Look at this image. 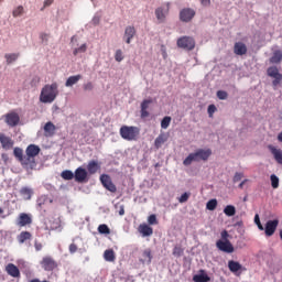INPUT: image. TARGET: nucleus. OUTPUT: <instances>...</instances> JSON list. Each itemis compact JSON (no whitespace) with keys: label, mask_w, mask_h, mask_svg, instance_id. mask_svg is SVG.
Wrapping results in <instances>:
<instances>
[{"label":"nucleus","mask_w":282,"mask_h":282,"mask_svg":"<svg viewBox=\"0 0 282 282\" xmlns=\"http://www.w3.org/2000/svg\"><path fill=\"white\" fill-rule=\"evenodd\" d=\"M58 97V84L52 83L43 86L40 94V102L44 105H52Z\"/></svg>","instance_id":"f257e3e1"},{"label":"nucleus","mask_w":282,"mask_h":282,"mask_svg":"<svg viewBox=\"0 0 282 282\" xmlns=\"http://www.w3.org/2000/svg\"><path fill=\"white\" fill-rule=\"evenodd\" d=\"M210 155H213V151L210 149H198L194 153H189L183 161V164L184 166H191L193 162H206Z\"/></svg>","instance_id":"f03ea898"},{"label":"nucleus","mask_w":282,"mask_h":282,"mask_svg":"<svg viewBox=\"0 0 282 282\" xmlns=\"http://www.w3.org/2000/svg\"><path fill=\"white\" fill-rule=\"evenodd\" d=\"M122 140L135 142L140 138V128L135 126H122L119 130Z\"/></svg>","instance_id":"7ed1b4c3"},{"label":"nucleus","mask_w":282,"mask_h":282,"mask_svg":"<svg viewBox=\"0 0 282 282\" xmlns=\"http://www.w3.org/2000/svg\"><path fill=\"white\" fill-rule=\"evenodd\" d=\"M177 47L181 50H186L187 52H193L195 50V39L193 36H181L176 41Z\"/></svg>","instance_id":"20e7f679"},{"label":"nucleus","mask_w":282,"mask_h":282,"mask_svg":"<svg viewBox=\"0 0 282 282\" xmlns=\"http://www.w3.org/2000/svg\"><path fill=\"white\" fill-rule=\"evenodd\" d=\"M40 265L45 272H54V270L58 268V262H56V260L51 256H45L40 261Z\"/></svg>","instance_id":"39448f33"},{"label":"nucleus","mask_w":282,"mask_h":282,"mask_svg":"<svg viewBox=\"0 0 282 282\" xmlns=\"http://www.w3.org/2000/svg\"><path fill=\"white\" fill-rule=\"evenodd\" d=\"M267 75L269 76V78H273L272 85L274 89H276V87H279V85H281L282 83V74L279 72V67L276 66L269 67L267 69Z\"/></svg>","instance_id":"423d86ee"},{"label":"nucleus","mask_w":282,"mask_h":282,"mask_svg":"<svg viewBox=\"0 0 282 282\" xmlns=\"http://www.w3.org/2000/svg\"><path fill=\"white\" fill-rule=\"evenodd\" d=\"M216 248H218L220 252H226L227 254H232V252H235V247L230 240H217Z\"/></svg>","instance_id":"0eeeda50"},{"label":"nucleus","mask_w":282,"mask_h":282,"mask_svg":"<svg viewBox=\"0 0 282 282\" xmlns=\"http://www.w3.org/2000/svg\"><path fill=\"white\" fill-rule=\"evenodd\" d=\"M25 153H26L28 164H31V162H34V158H36V155L41 153V148L36 144H30L28 145Z\"/></svg>","instance_id":"6e6552de"},{"label":"nucleus","mask_w":282,"mask_h":282,"mask_svg":"<svg viewBox=\"0 0 282 282\" xmlns=\"http://www.w3.org/2000/svg\"><path fill=\"white\" fill-rule=\"evenodd\" d=\"M15 224H17L18 228H25L28 226H32V215L21 213L18 216Z\"/></svg>","instance_id":"1a4fd4ad"},{"label":"nucleus","mask_w":282,"mask_h":282,"mask_svg":"<svg viewBox=\"0 0 282 282\" xmlns=\"http://www.w3.org/2000/svg\"><path fill=\"white\" fill-rule=\"evenodd\" d=\"M100 182L104 188H106L110 193H116V191H118V188L116 187V184H113V181H111V176H109V174H101Z\"/></svg>","instance_id":"9d476101"},{"label":"nucleus","mask_w":282,"mask_h":282,"mask_svg":"<svg viewBox=\"0 0 282 282\" xmlns=\"http://www.w3.org/2000/svg\"><path fill=\"white\" fill-rule=\"evenodd\" d=\"M194 18H195V10L191 8H185L180 12V19L181 21H183V23H188L193 21Z\"/></svg>","instance_id":"9b49d317"},{"label":"nucleus","mask_w":282,"mask_h":282,"mask_svg":"<svg viewBox=\"0 0 282 282\" xmlns=\"http://www.w3.org/2000/svg\"><path fill=\"white\" fill-rule=\"evenodd\" d=\"M87 176H88L87 170H85L84 167H77L75 170L74 178H75V182H78V184H83L87 182Z\"/></svg>","instance_id":"f8f14e48"},{"label":"nucleus","mask_w":282,"mask_h":282,"mask_svg":"<svg viewBox=\"0 0 282 282\" xmlns=\"http://www.w3.org/2000/svg\"><path fill=\"white\" fill-rule=\"evenodd\" d=\"M278 227H279V220L274 219V220L267 221L265 227H264V232H265L267 237H272V235H274V232H276Z\"/></svg>","instance_id":"ddd939ff"},{"label":"nucleus","mask_w":282,"mask_h":282,"mask_svg":"<svg viewBox=\"0 0 282 282\" xmlns=\"http://www.w3.org/2000/svg\"><path fill=\"white\" fill-rule=\"evenodd\" d=\"M170 6L171 4L167 3L166 8L160 7L155 10V17H156L159 23H164V21H166V14H169Z\"/></svg>","instance_id":"4468645a"},{"label":"nucleus","mask_w":282,"mask_h":282,"mask_svg":"<svg viewBox=\"0 0 282 282\" xmlns=\"http://www.w3.org/2000/svg\"><path fill=\"white\" fill-rule=\"evenodd\" d=\"M0 143L2 149H4L6 151H9V149H12V147H14V140L6 135L4 133H0Z\"/></svg>","instance_id":"2eb2a0df"},{"label":"nucleus","mask_w":282,"mask_h":282,"mask_svg":"<svg viewBox=\"0 0 282 282\" xmlns=\"http://www.w3.org/2000/svg\"><path fill=\"white\" fill-rule=\"evenodd\" d=\"M6 272L7 274H9V276H12L13 279L21 278V271L19 270V267H17L14 263L7 264Z\"/></svg>","instance_id":"dca6fc26"},{"label":"nucleus","mask_w":282,"mask_h":282,"mask_svg":"<svg viewBox=\"0 0 282 282\" xmlns=\"http://www.w3.org/2000/svg\"><path fill=\"white\" fill-rule=\"evenodd\" d=\"M21 118L17 112H10L6 115V122L9 127H17L19 124Z\"/></svg>","instance_id":"f3484780"},{"label":"nucleus","mask_w":282,"mask_h":282,"mask_svg":"<svg viewBox=\"0 0 282 282\" xmlns=\"http://www.w3.org/2000/svg\"><path fill=\"white\" fill-rule=\"evenodd\" d=\"M234 54H236V56H245V54H248V46H246L243 42H236L234 45Z\"/></svg>","instance_id":"a211bd4d"},{"label":"nucleus","mask_w":282,"mask_h":282,"mask_svg":"<svg viewBox=\"0 0 282 282\" xmlns=\"http://www.w3.org/2000/svg\"><path fill=\"white\" fill-rule=\"evenodd\" d=\"M133 36H135V26H127L124 30L123 40L128 45L131 44Z\"/></svg>","instance_id":"6ab92c4d"},{"label":"nucleus","mask_w":282,"mask_h":282,"mask_svg":"<svg viewBox=\"0 0 282 282\" xmlns=\"http://www.w3.org/2000/svg\"><path fill=\"white\" fill-rule=\"evenodd\" d=\"M268 149L269 151H271V154L273 155L275 162L282 165V150L276 149L274 145H269Z\"/></svg>","instance_id":"aec40b11"},{"label":"nucleus","mask_w":282,"mask_h":282,"mask_svg":"<svg viewBox=\"0 0 282 282\" xmlns=\"http://www.w3.org/2000/svg\"><path fill=\"white\" fill-rule=\"evenodd\" d=\"M87 171L90 175H95V173H98L100 171V163L96 160H91L88 162Z\"/></svg>","instance_id":"412c9836"},{"label":"nucleus","mask_w":282,"mask_h":282,"mask_svg":"<svg viewBox=\"0 0 282 282\" xmlns=\"http://www.w3.org/2000/svg\"><path fill=\"white\" fill-rule=\"evenodd\" d=\"M13 154H14V158H17L19 162H21V164H24L25 166H28V158L23 156V149L14 148Z\"/></svg>","instance_id":"4be33fe9"},{"label":"nucleus","mask_w":282,"mask_h":282,"mask_svg":"<svg viewBox=\"0 0 282 282\" xmlns=\"http://www.w3.org/2000/svg\"><path fill=\"white\" fill-rule=\"evenodd\" d=\"M20 195L23 199H25L26 202L32 199V196L34 195V191L30 187H22L20 189Z\"/></svg>","instance_id":"5701e85b"},{"label":"nucleus","mask_w":282,"mask_h":282,"mask_svg":"<svg viewBox=\"0 0 282 282\" xmlns=\"http://www.w3.org/2000/svg\"><path fill=\"white\" fill-rule=\"evenodd\" d=\"M169 140V135L166 133H161L154 141L155 149H161L162 144H164Z\"/></svg>","instance_id":"b1692460"},{"label":"nucleus","mask_w":282,"mask_h":282,"mask_svg":"<svg viewBox=\"0 0 282 282\" xmlns=\"http://www.w3.org/2000/svg\"><path fill=\"white\" fill-rule=\"evenodd\" d=\"M32 239V232L30 231H21L20 235H18V242L24 243L25 241H31Z\"/></svg>","instance_id":"393cba45"},{"label":"nucleus","mask_w":282,"mask_h":282,"mask_svg":"<svg viewBox=\"0 0 282 282\" xmlns=\"http://www.w3.org/2000/svg\"><path fill=\"white\" fill-rule=\"evenodd\" d=\"M282 61V51L278 50L273 52V55L270 57V63L272 65H279Z\"/></svg>","instance_id":"a878e982"},{"label":"nucleus","mask_w":282,"mask_h":282,"mask_svg":"<svg viewBox=\"0 0 282 282\" xmlns=\"http://www.w3.org/2000/svg\"><path fill=\"white\" fill-rule=\"evenodd\" d=\"M83 78V75H74L67 78L65 87H74Z\"/></svg>","instance_id":"bb28decb"},{"label":"nucleus","mask_w":282,"mask_h":282,"mask_svg":"<svg viewBox=\"0 0 282 282\" xmlns=\"http://www.w3.org/2000/svg\"><path fill=\"white\" fill-rule=\"evenodd\" d=\"M104 259L105 261L113 263V261H116V252L113 251V249H107L104 252Z\"/></svg>","instance_id":"cd10ccee"},{"label":"nucleus","mask_w":282,"mask_h":282,"mask_svg":"<svg viewBox=\"0 0 282 282\" xmlns=\"http://www.w3.org/2000/svg\"><path fill=\"white\" fill-rule=\"evenodd\" d=\"M44 132L45 135H54L56 132V126H54L52 121L46 122L44 126Z\"/></svg>","instance_id":"c85d7f7f"},{"label":"nucleus","mask_w":282,"mask_h":282,"mask_svg":"<svg viewBox=\"0 0 282 282\" xmlns=\"http://www.w3.org/2000/svg\"><path fill=\"white\" fill-rule=\"evenodd\" d=\"M139 230L143 237H151V235H153V228H151L149 225H140Z\"/></svg>","instance_id":"c756f323"},{"label":"nucleus","mask_w":282,"mask_h":282,"mask_svg":"<svg viewBox=\"0 0 282 282\" xmlns=\"http://www.w3.org/2000/svg\"><path fill=\"white\" fill-rule=\"evenodd\" d=\"M228 268L230 270V272H239V270H241V263L237 262V261H234V260H230L228 262Z\"/></svg>","instance_id":"7c9ffc66"},{"label":"nucleus","mask_w":282,"mask_h":282,"mask_svg":"<svg viewBox=\"0 0 282 282\" xmlns=\"http://www.w3.org/2000/svg\"><path fill=\"white\" fill-rule=\"evenodd\" d=\"M224 213L227 217H235V215H237V208H235L232 205H227Z\"/></svg>","instance_id":"2f4dec72"},{"label":"nucleus","mask_w":282,"mask_h":282,"mask_svg":"<svg viewBox=\"0 0 282 282\" xmlns=\"http://www.w3.org/2000/svg\"><path fill=\"white\" fill-rule=\"evenodd\" d=\"M194 282H208L210 281V278L206 273L196 274L193 276Z\"/></svg>","instance_id":"473e14b6"},{"label":"nucleus","mask_w":282,"mask_h":282,"mask_svg":"<svg viewBox=\"0 0 282 282\" xmlns=\"http://www.w3.org/2000/svg\"><path fill=\"white\" fill-rule=\"evenodd\" d=\"M4 58L7 61V64L11 65V63H14V61L19 58V54L18 53L6 54Z\"/></svg>","instance_id":"72a5a7b5"},{"label":"nucleus","mask_w":282,"mask_h":282,"mask_svg":"<svg viewBox=\"0 0 282 282\" xmlns=\"http://www.w3.org/2000/svg\"><path fill=\"white\" fill-rule=\"evenodd\" d=\"M85 52H87V44H82L79 47L74 48L73 54L78 56V54H85Z\"/></svg>","instance_id":"f704fd0d"},{"label":"nucleus","mask_w":282,"mask_h":282,"mask_svg":"<svg viewBox=\"0 0 282 282\" xmlns=\"http://www.w3.org/2000/svg\"><path fill=\"white\" fill-rule=\"evenodd\" d=\"M98 232L100 235H109L111 232V229H109V226L102 224V225H99Z\"/></svg>","instance_id":"c9c22d12"},{"label":"nucleus","mask_w":282,"mask_h":282,"mask_svg":"<svg viewBox=\"0 0 282 282\" xmlns=\"http://www.w3.org/2000/svg\"><path fill=\"white\" fill-rule=\"evenodd\" d=\"M61 176L63 177V180H74V172L65 170L62 172Z\"/></svg>","instance_id":"e433bc0d"},{"label":"nucleus","mask_w":282,"mask_h":282,"mask_svg":"<svg viewBox=\"0 0 282 282\" xmlns=\"http://www.w3.org/2000/svg\"><path fill=\"white\" fill-rule=\"evenodd\" d=\"M143 259L147 261V263H151L153 256L151 254V249H145L143 251Z\"/></svg>","instance_id":"4c0bfd02"},{"label":"nucleus","mask_w":282,"mask_h":282,"mask_svg":"<svg viewBox=\"0 0 282 282\" xmlns=\"http://www.w3.org/2000/svg\"><path fill=\"white\" fill-rule=\"evenodd\" d=\"M23 12H25V10L23 9V6H19L18 8H15L12 11V17H14V19H17V17H21L23 14Z\"/></svg>","instance_id":"58836bf2"},{"label":"nucleus","mask_w":282,"mask_h":282,"mask_svg":"<svg viewBox=\"0 0 282 282\" xmlns=\"http://www.w3.org/2000/svg\"><path fill=\"white\" fill-rule=\"evenodd\" d=\"M115 61H117V63H122V61H124V55L122 53V50H117L116 51Z\"/></svg>","instance_id":"ea45409f"},{"label":"nucleus","mask_w":282,"mask_h":282,"mask_svg":"<svg viewBox=\"0 0 282 282\" xmlns=\"http://www.w3.org/2000/svg\"><path fill=\"white\" fill-rule=\"evenodd\" d=\"M270 180H271V186L272 188H279V176L275 175V174H272L270 176Z\"/></svg>","instance_id":"a19ab883"},{"label":"nucleus","mask_w":282,"mask_h":282,"mask_svg":"<svg viewBox=\"0 0 282 282\" xmlns=\"http://www.w3.org/2000/svg\"><path fill=\"white\" fill-rule=\"evenodd\" d=\"M171 126V117H164L161 121V129H169Z\"/></svg>","instance_id":"79ce46f5"},{"label":"nucleus","mask_w":282,"mask_h":282,"mask_svg":"<svg viewBox=\"0 0 282 282\" xmlns=\"http://www.w3.org/2000/svg\"><path fill=\"white\" fill-rule=\"evenodd\" d=\"M207 210H215L217 208V199L213 198L206 204Z\"/></svg>","instance_id":"37998d69"},{"label":"nucleus","mask_w":282,"mask_h":282,"mask_svg":"<svg viewBox=\"0 0 282 282\" xmlns=\"http://www.w3.org/2000/svg\"><path fill=\"white\" fill-rule=\"evenodd\" d=\"M217 98H219V100H227L228 99V93L226 90H218L217 91Z\"/></svg>","instance_id":"c03bdc74"},{"label":"nucleus","mask_w":282,"mask_h":282,"mask_svg":"<svg viewBox=\"0 0 282 282\" xmlns=\"http://www.w3.org/2000/svg\"><path fill=\"white\" fill-rule=\"evenodd\" d=\"M148 224H150V226L158 225V216H155V214L150 215L148 218Z\"/></svg>","instance_id":"a18cd8bd"},{"label":"nucleus","mask_w":282,"mask_h":282,"mask_svg":"<svg viewBox=\"0 0 282 282\" xmlns=\"http://www.w3.org/2000/svg\"><path fill=\"white\" fill-rule=\"evenodd\" d=\"M220 237L221 239H219L218 241H230V234H228V230H223L220 232Z\"/></svg>","instance_id":"49530a36"},{"label":"nucleus","mask_w":282,"mask_h":282,"mask_svg":"<svg viewBox=\"0 0 282 282\" xmlns=\"http://www.w3.org/2000/svg\"><path fill=\"white\" fill-rule=\"evenodd\" d=\"M189 197H191V194H188V193L182 194L181 197L178 198L180 204H184V203L188 202Z\"/></svg>","instance_id":"de8ad7c7"},{"label":"nucleus","mask_w":282,"mask_h":282,"mask_svg":"<svg viewBox=\"0 0 282 282\" xmlns=\"http://www.w3.org/2000/svg\"><path fill=\"white\" fill-rule=\"evenodd\" d=\"M254 224L258 226L259 230H264L261 219L259 218V214H256L254 216Z\"/></svg>","instance_id":"09e8293b"},{"label":"nucleus","mask_w":282,"mask_h":282,"mask_svg":"<svg viewBox=\"0 0 282 282\" xmlns=\"http://www.w3.org/2000/svg\"><path fill=\"white\" fill-rule=\"evenodd\" d=\"M215 111H217V107L215 105H209L207 108L209 118H213V113H215Z\"/></svg>","instance_id":"8fccbe9b"},{"label":"nucleus","mask_w":282,"mask_h":282,"mask_svg":"<svg viewBox=\"0 0 282 282\" xmlns=\"http://www.w3.org/2000/svg\"><path fill=\"white\" fill-rule=\"evenodd\" d=\"M151 102H153L152 99H145V100H143V101L141 102V109H144V110L149 109V105H151Z\"/></svg>","instance_id":"3c124183"},{"label":"nucleus","mask_w":282,"mask_h":282,"mask_svg":"<svg viewBox=\"0 0 282 282\" xmlns=\"http://www.w3.org/2000/svg\"><path fill=\"white\" fill-rule=\"evenodd\" d=\"M83 88H84V91H91L94 90V84L91 82H88L84 84Z\"/></svg>","instance_id":"603ef678"},{"label":"nucleus","mask_w":282,"mask_h":282,"mask_svg":"<svg viewBox=\"0 0 282 282\" xmlns=\"http://www.w3.org/2000/svg\"><path fill=\"white\" fill-rule=\"evenodd\" d=\"M241 180H243V173L237 172V173L234 175V183L237 184V182H241Z\"/></svg>","instance_id":"864d4df0"},{"label":"nucleus","mask_w":282,"mask_h":282,"mask_svg":"<svg viewBox=\"0 0 282 282\" xmlns=\"http://www.w3.org/2000/svg\"><path fill=\"white\" fill-rule=\"evenodd\" d=\"M34 248H35L36 252H41V250H43V243H41L39 240H35Z\"/></svg>","instance_id":"5fc2aeb1"},{"label":"nucleus","mask_w":282,"mask_h":282,"mask_svg":"<svg viewBox=\"0 0 282 282\" xmlns=\"http://www.w3.org/2000/svg\"><path fill=\"white\" fill-rule=\"evenodd\" d=\"M182 248H180V247H175L174 249H173V254H174V257H182Z\"/></svg>","instance_id":"6e6d98bb"},{"label":"nucleus","mask_w":282,"mask_h":282,"mask_svg":"<svg viewBox=\"0 0 282 282\" xmlns=\"http://www.w3.org/2000/svg\"><path fill=\"white\" fill-rule=\"evenodd\" d=\"M78 250V246H76V243H70L69 245V252L72 254H74V252H76Z\"/></svg>","instance_id":"4d7b16f0"},{"label":"nucleus","mask_w":282,"mask_h":282,"mask_svg":"<svg viewBox=\"0 0 282 282\" xmlns=\"http://www.w3.org/2000/svg\"><path fill=\"white\" fill-rule=\"evenodd\" d=\"M52 3H54V0H45L43 9L44 8H50V6H52Z\"/></svg>","instance_id":"13d9d810"},{"label":"nucleus","mask_w":282,"mask_h":282,"mask_svg":"<svg viewBox=\"0 0 282 282\" xmlns=\"http://www.w3.org/2000/svg\"><path fill=\"white\" fill-rule=\"evenodd\" d=\"M141 118H149V111L141 109Z\"/></svg>","instance_id":"bf43d9fd"},{"label":"nucleus","mask_w":282,"mask_h":282,"mask_svg":"<svg viewBox=\"0 0 282 282\" xmlns=\"http://www.w3.org/2000/svg\"><path fill=\"white\" fill-rule=\"evenodd\" d=\"M93 23H94V25H98V24L100 23V18L95 17V18L93 19Z\"/></svg>","instance_id":"052dcab7"},{"label":"nucleus","mask_w":282,"mask_h":282,"mask_svg":"<svg viewBox=\"0 0 282 282\" xmlns=\"http://www.w3.org/2000/svg\"><path fill=\"white\" fill-rule=\"evenodd\" d=\"M202 6H210V0H200Z\"/></svg>","instance_id":"680f3d73"},{"label":"nucleus","mask_w":282,"mask_h":282,"mask_svg":"<svg viewBox=\"0 0 282 282\" xmlns=\"http://www.w3.org/2000/svg\"><path fill=\"white\" fill-rule=\"evenodd\" d=\"M247 182H248V178L243 180V181L238 185V187H239V188H243V186L247 184Z\"/></svg>","instance_id":"e2e57ef3"},{"label":"nucleus","mask_w":282,"mask_h":282,"mask_svg":"<svg viewBox=\"0 0 282 282\" xmlns=\"http://www.w3.org/2000/svg\"><path fill=\"white\" fill-rule=\"evenodd\" d=\"M29 282H41V280L40 279H37V278H35V279H32L31 281H29ZM42 282H47V281H42Z\"/></svg>","instance_id":"0e129e2a"},{"label":"nucleus","mask_w":282,"mask_h":282,"mask_svg":"<svg viewBox=\"0 0 282 282\" xmlns=\"http://www.w3.org/2000/svg\"><path fill=\"white\" fill-rule=\"evenodd\" d=\"M119 215H124V207H121L120 210H119Z\"/></svg>","instance_id":"69168bd1"},{"label":"nucleus","mask_w":282,"mask_h":282,"mask_svg":"<svg viewBox=\"0 0 282 282\" xmlns=\"http://www.w3.org/2000/svg\"><path fill=\"white\" fill-rule=\"evenodd\" d=\"M278 140L282 142V131L278 134Z\"/></svg>","instance_id":"338daca9"},{"label":"nucleus","mask_w":282,"mask_h":282,"mask_svg":"<svg viewBox=\"0 0 282 282\" xmlns=\"http://www.w3.org/2000/svg\"><path fill=\"white\" fill-rule=\"evenodd\" d=\"M163 58H166V51H163Z\"/></svg>","instance_id":"774afa93"}]
</instances>
